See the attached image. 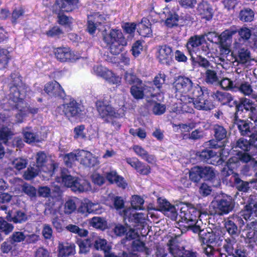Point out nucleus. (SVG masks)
I'll list each match as a JSON object with an SVG mask.
<instances>
[{
  "instance_id": "nucleus-3",
  "label": "nucleus",
  "mask_w": 257,
  "mask_h": 257,
  "mask_svg": "<svg viewBox=\"0 0 257 257\" xmlns=\"http://www.w3.org/2000/svg\"><path fill=\"white\" fill-rule=\"evenodd\" d=\"M192 96L194 97L195 108L197 109L208 111L214 107L213 102L209 99L207 90L203 89L198 84H196L192 90Z\"/></svg>"
},
{
  "instance_id": "nucleus-8",
  "label": "nucleus",
  "mask_w": 257,
  "mask_h": 257,
  "mask_svg": "<svg viewBox=\"0 0 257 257\" xmlns=\"http://www.w3.org/2000/svg\"><path fill=\"white\" fill-rule=\"evenodd\" d=\"M233 123L236 126L240 135L242 136L250 137L253 133L257 134L256 126H253L252 123L248 120L238 118L236 114H235L233 119Z\"/></svg>"
},
{
  "instance_id": "nucleus-59",
  "label": "nucleus",
  "mask_w": 257,
  "mask_h": 257,
  "mask_svg": "<svg viewBox=\"0 0 257 257\" xmlns=\"http://www.w3.org/2000/svg\"><path fill=\"white\" fill-rule=\"evenodd\" d=\"M77 153L76 154L70 153L65 155L64 161L67 167H71L73 163L77 161Z\"/></svg>"
},
{
  "instance_id": "nucleus-41",
  "label": "nucleus",
  "mask_w": 257,
  "mask_h": 257,
  "mask_svg": "<svg viewBox=\"0 0 257 257\" xmlns=\"http://www.w3.org/2000/svg\"><path fill=\"white\" fill-rule=\"evenodd\" d=\"M196 155L200 161L207 162L210 159L216 157L217 154L215 152L211 150L205 149L201 152H197Z\"/></svg>"
},
{
  "instance_id": "nucleus-64",
  "label": "nucleus",
  "mask_w": 257,
  "mask_h": 257,
  "mask_svg": "<svg viewBox=\"0 0 257 257\" xmlns=\"http://www.w3.org/2000/svg\"><path fill=\"white\" fill-rule=\"evenodd\" d=\"M104 257H140L139 255L137 253L133 252H127L123 251L119 253L118 256L114 254L113 253L111 252H106V254L104 255Z\"/></svg>"
},
{
  "instance_id": "nucleus-49",
  "label": "nucleus",
  "mask_w": 257,
  "mask_h": 257,
  "mask_svg": "<svg viewBox=\"0 0 257 257\" xmlns=\"http://www.w3.org/2000/svg\"><path fill=\"white\" fill-rule=\"evenodd\" d=\"M10 55L7 49H0V69H4L7 67Z\"/></svg>"
},
{
  "instance_id": "nucleus-22",
  "label": "nucleus",
  "mask_w": 257,
  "mask_h": 257,
  "mask_svg": "<svg viewBox=\"0 0 257 257\" xmlns=\"http://www.w3.org/2000/svg\"><path fill=\"white\" fill-rule=\"evenodd\" d=\"M235 31L231 30H226L218 36V43L221 48H227L231 43L232 35Z\"/></svg>"
},
{
  "instance_id": "nucleus-20",
  "label": "nucleus",
  "mask_w": 257,
  "mask_h": 257,
  "mask_svg": "<svg viewBox=\"0 0 257 257\" xmlns=\"http://www.w3.org/2000/svg\"><path fill=\"white\" fill-rule=\"evenodd\" d=\"M6 218L8 221L15 223H22L28 220V215L21 210H9Z\"/></svg>"
},
{
  "instance_id": "nucleus-54",
  "label": "nucleus",
  "mask_w": 257,
  "mask_h": 257,
  "mask_svg": "<svg viewBox=\"0 0 257 257\" xmlns=\"http://www.w3.org/2000/svg\"><path fill=\"white\" fill-rule=\"evenodd\" d=\"M151 105L153 106L152 110L156 115L163 114L166 111V106L164 104L156 102V101L150 102Z\"/></svg>"
},
{
  "instance_id": "nucleus-36",
  "label": "nucleus",
  "mask_w": 257,
  "mask_h": 257,
  "mask_svg": "<svg viewBox=\"0 0 257 257\" xmlns=\"http://www.w3.org/2000/svg\"><path fill=\"white\" fill-rule=\"evenodd\" d=\"M202 179L206 180H212L215 177V171L213 168L210 166H200Z\"/></svg>"
},
{
  "instance_id": "nucleus-11",
  "label": "nucleus",
  "mask_w": 257,
  "mask_h": 257,
  "mask_svg": "<svg viewBox=\"0 0 257 257\" xmlns=\"http://www.w3.org/2000/svg\"><path fill=\"white\" fill-rule=\"evenodd\" d=\"M220 232L218 229L209 228L206 231L200 233V241L203 245L211 244L215 245L220 240Z\"/></svg>"
},
{
  "instance_id": "nucleus-1",
  "label": "nucleus",
  "mask_w": 257,
  "mask_h": 257,
  "mask_svg": "<svg viewBox=\"0 0 257 257\" xmlns=\"http://www.w3.org/2000/svg\"><path fill=\"white\" fill-rule=\"evenodd\" d=\"M25 96V88L22 85L14 84L10 87V99L16 103L15 107L20 111L16 115L18 122H22L23 117L27 115V112L35 114L39 111L38 108L26 106V103L23 100Z\"/></svg>"
},
{
  "instance_id": "nucleus-44",
  "label": "nucleus",
  "mask_w": 257,
  "mask_h": 257,
  "mask_svg": "<svg viewBox=\"0 0 257 257\" xmlns=\"http://www.w3.org/2000/svg\"><path fill=\"white\" fill-rule=\"evenodd\" d=\"M43 171L35 165L28 168L25 172L23 177L27 180H30L36 177L40 172Z\"/></svg>"
},
{
  "instance_id": "nucleus-33",
  "label": "nucleus",
  "mask_w": 257,
  "mask_h": 257,
  "mask_svg": "<svg viewBox=\"0 0 257 257\" xmlns=\"http://www.w3.org/2000/svg\"><path fill=\"white\" fill-rule=\"evenodd\" d=\"M236 239L235 236H230L225 239V243L223 244V248L229 254L233 253L235 249L237 248Z\"/></svg>"
},
{
  "instance_id": "nucleus-19",
  "label": "nucleus",
  "mask_w": 257,
  "mask_h": 257,
  "mask_svg": "<svg viewBox=\"0 0 257 257\" xmlns=\"http://www.w3.org/2000/svg\"><path fill=\"white\" fill-rule=\"evenodd\" d=\"M56 58L61 62L78 59L79 55L70 49H56L54 52Z\"/></svg>"
},
{
  "instance_id": "nucleus-51",
  "label": "nucleus",
  "mask_w": 257,
  "mask_h": 257,
  "mask_svg": "<svg viewBox=\"0 0 257 257\" xmlns=\"http://www.w3.org/2000/svg\"><path fill=\"white\" fill-rule=\"evenodd\" d=\"M90 224L93 227L101 229H104L107 225L104 218L100 217H93L90 221Z\"/></svg>"
},
{
  "instance_id": "nucleus-2",
  "label": "nucleus",
  "mask_w": 257,
  "mask_h": 257,
  "mask_svg": "<svg viewBox=\"0 0 257 257\" xmlns=\"http://www.w3.org/2000/svg\"><path fill=\"white\" fill-rule=\"evenodd\" d=\"M242 216L245 220H254L247 224L245 229V235L247 238L250 239L255 233L257 229V221L254 217H257V202L254 197L250 196L244 207Z\"/></svg>"
},
{
  "instance_id": "nucleus-42",
  "label": "nucleus",
  "mask_w": 257,
  "mask_h": 257,
  "mask_svg": "<svg viewBox=\"0 0 257 257\" xmlns=\"http://www.w3.org/2000/svg\"><path fill=\"white\" fill-rule=\"evenodd\" d=\"M123 215L125 219H128L129 221L138 223L140 222L141 214L132 212V209L128 208L123 211Z\"/></svg>"
},
{
  "instance_id": "nucleus-28",
  "label": "nucleus",
  "mask_w": 257,
  "mask_h": 257,
  "mask_svg": "<svg viewBox=\"0 0 257 257\" xmlns=\"http://www.w3.org/2000/svg\"><path fill=\"white\" fill-rule=\"evenodd\" d=\"M107 180L111 183H115L118 186L125 188L127 184L124 182L123 178L118 176L114 171L107 173L106 176Z\"/></svg>"
},
{
  "instance_id": "nucleus-37",
  "label": "nucleus",
  "mask_w": 257,
  "mask_h": 257,
  "mask_svg": "<svg viewBox=\"0 0 257 257\" xmlns=\"http://www.w3.org/2000/svg\"><path fill=\"white\" fill-rule=\"evenodd\" d=\"M213 131L215 138L218 141H222L227 137V131L223 126L215 124L213 125Z\"/></svg>"
},
{
  "instance_id": "nucleus-25",
  "label": "nucleus",
  "mask_w": 257,
  "mask_h": 257,
  "mask_svg": "<svg viewBox=\"0 0 257 257\" xmlns=\"http://www.w3.org/2000/svg\"><path fill=\"white\" fill-rule=\"evenodd\" d=\"M198 11L203 18L210 20L213 16V9L210 5L205 1H202L198 6Z\"/></svg>"
},
{
  "instance_id": "nucleus-34",
  "label": "nucleus",
  "mask_w": 257,
  "mask_h": 257,
  "mask_svg": "<svg viewBox=\"0 0 257 257\" xmlns=\"http://www.w3.org/2000/svg\"><path fill=\"white\" fill-rule=\"evenodd\" d=\"M94 245L96 249L103 250L104 255L106 254V252H109L111 249V246L107 243L106 240L100 237H95Z\"/></svg>"
},
{
  "instance_id": "nucleus-45",
  "label": "nucleus",
  "mask_w": 257,
  "mask_h": 257,
  "mask_svg": "<svg viewBox=\"0 0 257 257\" xmlns=\"http://www.w3.org/2000/svg\"><path fill=\"white\" fill-rule=\"evenodd\" d=\"M216 86H220L226 90H235V80L232 81L227 78H224L221 80H219V84Z\"/></svg>"
},
{
  "instance_id": "nucleus-5",
  "label": "nucleus",
  "mask_w": 257,
  "mask_h": 257,
  "mask_svg": "<svg viewBox=\"0 0 257 257\" xmlns=\"http://www.w3.org/2000/svg\"><path fill=\"white\" fill-rule=\"evenodd\" d=\"M178 221L185 222L188 225L190 223H196L199 212L194 208L189 209L188 207L183 204H180L177 207Z\"/></svg>"
},
{
  "instance_id": "nucleus-12",
  "label": "nucleus",
  "mask_w": 257,
  "mask_h": 257,
  "mask_svg": "<svg viewBox=\"0 0 257 257\" xmlns=\"http://www.w3.org/2000/svg\"><path fill=\"white\" fill-rule=\"evenodd\" d=\"M77 161L85 167H92L99 164L97 158L89 151L83 150L79 151L77 152Z\"/></svg>"
},
{
  "instance_id": "nucleus-39",
  "label": "nucleus",
  "mask_w": 257,
  "mask_h": 257,
  "mask_svg": "<svg viewBox=\"0 0 257 257\" xmlns=\"http://www.w3.org/2000/svg\"><path fill=\"white\" fill-rule=\"evenodd\" d=\"M28 163V160L21 157L12 160L10 163L13 168L18 171L25 169L27 167Z\"/></svg>"
},
{
  "instance_id": "nucleus-9",
  "label": "nucleus",
  "mask_w": 257,
  "mask_h": 257,
  "mask_svg": "<svg viewBox=\"0 0 257 257\" xmlns=\"http://www.w3.org/2000/svg\"><path fill=\"white\" fill-rule=\"evenodd\" d=\"M96 106L100 117L104 121H108L109 118L118 117L119 116L115 109L103 101H97Z\"/></svg>"
},
{
  "instance_id": "nucleus-30",
  "label": "nucleus",
  "mask_w": 257,
  "mask_h": 257,
  "mask_svg": "<svg viewBox=\"0 0 257 257\" xmlns=\"http://www.w3.org/2000/svg\"><path fill=\"white\" fill-rule=\"evenodd\" d=\"M234 185L239 191L247 192L250 188L249 182L242 180L238 174H234L233 176Z\"/></svg>"
},
{
  "instance_id": "nucleus-60",
  "label": "nucleus",
  "mask_w": 257,
  "mask_h": 257,
  "mask_svg": "<svg viewBox=\"0 0 257 257\" xmlns=\"http://www.w3.org/2000/svg\"><path fill=\"white\" fill-rule=\"evenodd\" d=\"M238 57L240 63H245L250 60V52L248 49H239Z\"/></svg>"
},
{
  "instance_id": "nucleus-47",
  "label": "nucleus",
  "mask_w": 257,
  "mask_h": 257,
  "mask_svg": "<svg viewBox=\"0 0 257 257\" xmlns=\"http://www.w3.org/2000/svg\"><path fill=\"white\" fill-rule=\"evenodd\" d=\"M22 192L31 198L35 197L37 194V190L33 186L25 183L21 185Z\"/></svg>"
},
{
  "instance_id": "nucleus-50",
  "label": "nucleus",
  "mask_w": 257,
  "mask_h": 257,
  "mask_svg": "<svg viewBox=\"0 0 257 257\" xmlns=\"http://www.w3.org/2000/svg\"><path fill=\"white\" fill-rule=\"evenodd\" d=\"M200 171L199 166L192 168L189 172L190 179L194 182H198L202 179Z\"/></svg>"
},
{
  "instance_id": "nucleus-63",
  "label": "nucleus",
  "mask_w": 257,
  "mask_h": 257,
  "mask_svg": "<svg viewBox=\"0 0 257 257\" xmlns=\"http://www.w3.org/2000/svg\"><path fill=\"white\" fill-rule=\"evenodd\" d=\"M14 246L12 241L9 238L2 243L1 250L4 253H8L13 249Z\"/></svg>"
},
{
  "instance_id": "nucleus-35",
  "label": "nucleus",
  "mask_w": 257,
  "mask_h": 257,
  "mask_svg": "<svg viewBox=\"0 0 257 257\" xmlns=\"http://www.w3.org/2000/svg\"><path fill=\"white\" fill-rule=\"evenodd\" d=\"M172 49H159L157 57L160 63L168 64L171 59Z\"/></svg>"
},
{
  "instance_id": "nucleus-10",
  "label": "nucleus",
  "mask_w": 257,
  "mask_h": 257,
  "mask_svg": "<svg viewBox=\"0 0 257 257\" xmlns=\"http://www.w3.org/2000/svg\"><path fill=\"white\" fill-rule=\"evenodd\" d=\"M235 91H239L244 95L257 100V86L252 88L249 82L241 81L238 75L235 76Z\"/></svg>"
},
{
  "instance_id": "nucleus-21",
  "label": "nucleus",
  "mask_w": 257,
  "mask_h": 257,
  "mask_svg": "<svg viewBox=\"0 0 257 257\" xmlns=\"http://www.w3.org/2000/svg\"><path fill=\"white\" fill-rule=\"evenodd\" d=\"M181 110L183 112L192 113L195 108L194 99L189 95H182L180 97Z\"/></svg>"
},
{
  "instance_id": "nucleus-58",
  "label": "nucleus",
  "mask_w": 257,
  "mask_h": 257,
  "mask_svg": "<svg viewBox=\"0 0 257 257\" xmlns=\"http://www.w3.org/2000/svg\"><path fill=\"white\" fill-rule=\"evenodd\" d=\"M46 35L49 37H60L63 35V32L58 26H55L46 32Z\"/></svg>"
},
{
  "instance_id": "nucleus-52",
  "label": "nucleus",
  "mask_w": 257,
  "mask_h": 257,
  "mask_svg": "<svg viewBox=\"0 0 257 257\" xmlns=\"http://www.w3.org/2000/svg\"><path fill=\"white\" fill-rule=\"evenodd\" d=\"M254 103L249 99L244 98L240 101V103L236 105V109L239 110L240 107H243L246 110L250 111L255 107Z\"/></svg>"
},
{
  "instance_id": "nucleus-18",
  "label": "nucleus",
  "mask_w": 257,
  "mask_h": 257,
  "mask_svg": "<svg viewBox=\"0 0 257 257\" xmlns=\"http://www.w3.org/2000/svg\"><path fill=\"white\" fill-rule=\"evenodd\" d=\"M249 140L241 138L239 139L235 143L234 148H238L243 151H249L251 147L254 145L257 141V134L253 133L250 137Z\"/></svg>"
},
{
  "instance_id": "nucleus-16",
  "label": "nucleus",
  "mask_w": 257,
  "mask_h": 257,
  "mask_svg": "<svg viewBox=\"0 0 257 257\" xmlns=\"http://www.w3.org/2000/svg\"><path fill=\"white\" fill-rule=\"evenodd\" d=\"M138 82L131 87L130 92L135 99H141L144 98L145 93L151 92L152 88L150 85L143 83L142 80H138Z\"/></svg>"
},
{
  "instance_id": "nucleus-48",
  "label": "nucleus",
  "mask_w": 257,
  "mask_h": 257,
  "mask_svg": "<svg viewBox=\"0 0 257 257\" xmlns=\"http://www.w3.org/2000/svg\"><path fill=\"white\" fill-rule=\"evenodd\" d=\"M23 132L27 143H31L38 141V136L32 132L31 127H27L23 129Z\"/></svg>"
},
{
  "instance_id": "nucleus-24",
  "label": "nucleus",
  "mask_w": 257,
  "mask_h": 257,
  "mask_svg": "<svg viewBox=\"0 0 257 257\" xmlns=\"http://www.w3.org/2000/svg\"><path fill=\"white\" fill-rule=\"evenodd\" d=\"M58 249L59 257L68 256L75 253V245L74 243L69 242L59 243Z\"/></svg>"
},
{
  "instance_id": "nucleus-15",
  "label": "nucleus",
  "mask_w": 257,
  "mask_h": 257,
  "mask_svg": "<svg viewBox=\"0 0 257 257\" xmlns=\"http://www.w3.org/2000/svg\"><path fill=\"white\" fill-rule=\"evenodd\" d=\"M78 0H56L52 6L54 13L71 12L77 4Z\"/></svg>"
},
{
  "instance_id": "nucleus-61",
  "label": "nucleus",
  "mask_w": 257,
  "mask_h": 257,
  "mask_svg": "<svg viewBox=\"0 0 257 257\" xmlns=\"http://www.w3.org/2000/svg\"><path fill=\"white\" fill-rule=\"evenodd\" d=\"M25 241L28 244L35 243L40 239V236L36 233H30L25 230Z\"/></svg>"
},
{
  "instance_id": "nucleus-38",
  "label": "nucleus",
  "mask_w": 257,
  "mask_h": 257,
  "mask_svg": "<svg viewBox=\"0 0 257 257\" xmlns=\"http://www.w3.org/2000/svg\"><path fill=\"white\" fill-rule=\"evenodd\" d=\"M254 12L249 8H244L241 10L239 14V18L240 21L244 22H250L254 19Z\"/></svg>"
},
{
  "instance_id": "nucleus-53",
  "label": "nucleus",
  "mask_w": 257,
  "mask_h": 257,
  "mask_svg": "<svg viewBox=\"0 0 257 257\" xmlns=\"http://www.w3.org/2000/svg\"><path fill=\"white\" fill-rule=\"evenodd\" d=\"M76 204L74 199H69L64 204V212L65 214H70L76 209Z\"/></svg>"
},
{
  "instance_id": "nucleus-62",
  "label": "nucleus",
  "mask_w": 257,
  "mask_h": 257,
  "mask_svg": "<svg viewBox=\"0 0 257 257\" xmlns=\"http://www.w3.org/2000/svg\"><path fill=\"white\" fill-rule=\"evenodd\" d=\"M144 203V200L141 197L135 195L132 197L131 200V205L132 208L135 209H140L141 206Z\"/></svg>"
},
{
  "instance_id": "nucleus-57",
  "label": "nucleus",
  "mask_w": 257,
  "mask_h": 257,
  "mask_svg": "<svg viewBox=\"0 0 257 257\" xmlns=\"http://www.w3.org/2000/svg\"><path fill=\"white\" fill-rule=\"evenodd\" d=\"M25 230L23 231H15L14 232L12 236L10 237L11 240L12 241L13 243H18L21 242L25 240Z\"/></svg>"
},
{
  "instance_id": "nucleus-26",
  "label": "nucleus",
  "mask_w": 257,
  "mask_h": 257,
  "mask_svg": "<svg viewBox=\"0 0 257 257\" xmlns=\"http://www.w3.org/2000/svg\"><path fill=\"white\" fill-rule=\"evenodd\" d=\"M71 189L74 192H83L90 190L91 187L87 181L76 178Z\"/></svg>"
},
{
  "instance_id": "nucleus-56",
  "label": "nucleus",
  "mask_w": 257,
  "mask_h": 257,
  "mask_svg": "<svg viewBox=\"0 0 257 257\" xmlns=\"http://www.w3.org/2000/svg\"><path fill=\"white\" fill-rule=\"evenodd\" d=\"M13 225L0 217V231L5 232L6 234L10 233L13 229Z\"/></svg>"
},
{
  "instance_id": "nucleus-7",
  "label": "nucleus",
  "mask_w": 257,
  "mask_h": 257,
  "mask_svg": "<svg viewBox=\"0 0 257 257\" xmlns=\"http://www.w3.org/2000/svg\"><path fill=\"white\" fill-rule=\"evenodd\" d=\"M103 40L108 45L125 46L127 42L120 30L112 29L103 34Z\"/></svg>"
},
{
  "instance_id": "nucleus-55",
  "label": "nucleus",
  "mask_w": 257,
  "mask_h": 257,
  "mask_svg": "<svg viewBox=\"0 0 257 257\" xmlns=\"http://www.w3.org/2000/svg\"><path fill=\"white\" fill-rule=\"evenodd\" d=\"M204 137V133L202 130L196 129L189 135H184V139H189L193 140H197L202 139Z\"/></svg>"
},
{
  "instance_id": "nucleus-4",
  "label": "nucleus",
  "mask_w": 257,
  "mask_h": 257,
  "mask_svg": "<svg viewBox=\"0 0 257 257\" xmlns=\"http://www.w3.org/2000/svg\"><path fill=\"white\" fill-rule=\"evenodd\" d=\"M211 206L216 209L215 213L222 215L228 214L233 209L234 202L231 196H226L212 201Z\"/></svg>"
},
{
  "instance_id": "nucleus-23",
  "label": "nucleus",
  "mask_w": 257,
  "mask_h": 257,
  "mask_svg": "<svg viewBox=\"0 0 257 257\" xmlns=\"http://www.w3.org/2000/svg\"><path fill=\"white\" fill-rule=\"evenodd\" d=\"M133 151L137 155L145 160L149 164H153L155 162V157L150 155L143 147L138 145H135L132 148Z\"/></svg>"
},
{
  "instance_id": "nucleus-27",
  "label": "nucleus",
  "mask_w": 257,
  "mask_h": 257,
  "mask_svg": "<svg viewBox=\"0 0 257 257\" xmlns=\"http://www.w3.org/2000/svg\"><path fill=\"white\" fill-rule=\"evenodd\" d=\"M150 23L149 20L144 18L142 21L138 24L139 33L140 35L143 37H150L152 35V31L150 28Z\"/></svg>"
},
{
  "instance_id": "nucleus-46",
  "label": "nucleus",
  "mask_w": 257,
  "mask_h": 257,
  "mask_svg": "<svg viewBox=\"0 0 257 257\" xmlns=\"http://www.w3.org/2000/svg\"><path fill=\"white\" fill-rule=\"evenodd\" d=\"M36 159V164L35 165L43 172H46V170L44 169L45 163L47 161V156L46 154L43 152H39L37 153Z\"/></svg>"
},
{
  "instance_id": "nucleus-40",
  "label": "nucleus",
  "mask_w": 257,
  "mask_h": 257,
  "mask_svg": "<svg viewBox=\"0 0 257 257\" xmlns=\"http://www.w3.org/2000/svg\"><path fill=\"white\" fill-rule=\"evenodd\" d=\"M205 81L207 83L216 86L219 84V79L216 72L207 69L205 72Z\"/></svg>"
},
{
  "instance_id": "nucleus-43",
  "label": "nucleus",
  "mask_w": 257,
  "mask_h": 257,
  "mask_svg": "<svg viewBox=\"0 0 257 257\" xmlns=\"http://www.w3.org/2000/svg\"><path fill=\"white\" fill-rule=\"evenodd\" d=\"M131 247L132 251H129L128 252L137 253L139 255L140 257H141V255L138 252L144 251L146 249L145 243L141 241L140 239H135L133 241Z\"/></svg>"
},
{
  "instance_id": "nucleus-31",
  "label": "nucleus",
  "mask_w": 257,
  "mask_h": 257,
  "mask_svg": "<svg viewBox=\"0 0 257 257\" xmlns=\"http://www.w3.org/2000/svg\"><path fill=\"white\" fill-rule=\"evenodd\" d=\"M212 97L217 100L222 104H226L233 100V97L231 95L227 92H222L221 91H216L212 95Z\"/></svg>"
},
{
  "instance_id": "nucleus-13",
  "label": "nucleus",
  "mask_w": 257,
  "mask_h": 257,
  "mask_svg": "<svg viewBox=\"0 0 257 257\" xmlns=\"http://www.w3.org/2000/svg\"><path fill=\"white\" fill-rule=\"evenodd\" d=\"M159 208L161 211L170 217L173 220H176L178 218V209L177 207L180 204H177L175 206L171 205L166 199H159Z\"/></svg>"
},
{
  "instance_id": "nucleus-17",
  "label": "nucleus",
  "mask_w": 257,
  "mask_h": 257,
  "mask_svg": "<svg viewBox=\"0 0 257 257\" xmlns=\"http://www.w3.org/2000/svg\"><path fill=\"white\" fill-rule=\"evenodd\" d=\"M45 92L51 96L64 98L65 93L61 85L56 81L48 83L45 86Z\"/></svg>"
},
{
  "instance_id": "nucleus-29",
  "label": "nucleus",
  "mask_w": 257,
  "mask_h": 257,
  "mask_svg": "<svg viewBox=\"0 0 257 257\" xmlns=\"http://www.w3.org/2000/svg\"><path fill=\"white\" fill-rule=\"evenodd\" d=\"M224 227L226 231L231 236H238L239 234V230L231 217H230L227 220L225 221Z\"/></svg>"
},
{
  "instance_id": "nucleus-14",
  "label": "nucleus",
  "mask_w": 257,
  "mask_h": 257,
  "mask_svg": "<svg viewBox=\"0 0 257 257\" xmlns=\"http://www.w3.org/2000/svg\"><path fill=\"white\" fill-rule=\"evenodd\" d=\"M196 85H193L192 81L187 77H180L177 80L175 88L180 93H188L192 95V92Z\"/></svg>"
},
{
  "instance_id": "nucleus-6",
  "label": "nucleus",
  "mask_w": 257,
  "mask_h": 257,
  "mask_svg": "<svg viewBox=\"0 0 257 257\" xmlns=\"http://www.w3.org/2000/svg\"><path fill=\"white\" fill-rule=\"evenodd\" d=\"M83 106L75 100H73L69 103L62 104L57 108L60 114H64L68 119L79 116L82 111Z\"/></svg>"
},
{
  "instance_id": "nucleus-32",
  "label": "nucleus",
  "mask_w": 257,
  "mask_h": 257,
  "mask_svg": "<svg viewBox=\"0 0 257 257\" xmlns=\"http://www.w3.org/2000/svg\"><path fill=\"white\" fill-rule=\"evenodd\" d=\"M205 43L204 35L195 36L191 37L186 43L187 48H195L199 46L204 47Z\"/></svg>"
}]
</instances>
